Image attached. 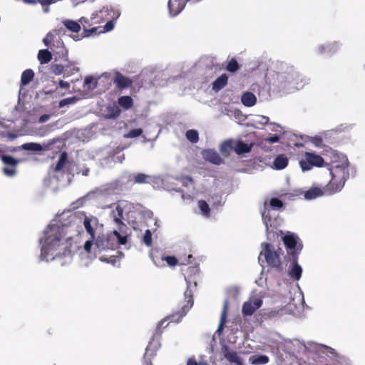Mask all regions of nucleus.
I'll return each mask as SVG.
<instances>
[{"mask_svg": "<svg viewBox=\"0 0 365 365\" xmlns=\"http://www.w3.org/2000/svg\"><path fill=\"white\" fill-rule=\"evenodd\" d=\"M269 82L279 91L288 93L302 88L307 80L300 76L293 66L281 63L278 70L269 77Z\"/></svg>", "mask_w": 365, "mask_h": 365, "instance_id": "1", "label": "nucleus"}, {"mask_svg": "<svg viewBox=\"0 0 365 365\" xmlns=\"http://www.w3.org/2000/svg\"><path fill=\"white\" fill-rule=\"evenodd\" d=\"M62 236L60 227L56 225H52L45 231V240L41 247V259L48 260L47 257L51 254V256L57 255L58 252L55 251L61 245Z\"/></svg>", "mask_w": 365, "mask_h": 365, "instance_id": "2", "label": "nucleus"}, {"mask_svg": "<svg viewBox=\"0 0 365 365\" xmlns=\"http://www.w3.org/2000/svg\"><path fill=\"white\" fill-rule=\"evenodd\" d=\"M128 236L120 235L118 231L114 230L106 235H99L96 240V245L100 251L106 250H115L120 245H124L127 243Z\"/></svg>", "mask_w": 365, "mask_h": 365, "instance_id": "3", "label": "nucleus"}, {"mask_svg": "<svg viewBox=\"0 0 365 365\" xmlns=\"http://www.w3.org/2000/svg\"><path fill=\"white\" fill-rule=\"evenodd\" d=\"M185 299L181 302L179 309L173 312L171 314L160 321L158 324L157 329H160L164 322L169 320L170 322L179 323L182 318L187 314L191 307L193 306V294L192 290L186 289L185 293Z\"/></svg>", "mask_w": 365, "mask_h": 365, "instance_id": "4", "label": "nucleus"}, {"mask_svg": "<svg viewBox=\"0 0 365 365\" xmlns=\"http://www.w3.org/2000/svg\"><path fill=\"white\" fill-rule=\"evenodd\" d=\"M262 250L260 252V256H264L269 267L281 272L282 264L280 260V253L275 250L274 247L268 242L262 243Z\"/></svg>", "mask_w": 365, "mask_h": 365, "instance_id": "5", "label": "nucleus"}, {"mask_svg": "<svg viewBox=\"0 0 365 365\" xmlns=\"http://www.w3.org/2000/svg\"><path fill=\"white\" fill-rule=\"evenodd\" d=\"M282 240L287 253V259L299 257L303 244L298 236L294 233L288 234L282 237Z\"/></svg>", "mask_w": 365, "mask_h": 365, "instance_id": "6", "label": "nucleus"}, {"mask_svg": "<svg viewBox=\"0 0 365 365\" xmlns=\"http://www.w3.org/2000/svg\"><path fill=\"white\" fill-rule=\"evenodd\" d=\"M299 165L303 171H307L313 167H323L324 165V160L319 155L312 152H306L300 160Z\"/></svg>", "mask_w": 365, "mask_h": 365, "instance_id": "7", "label": "nucleus"}, {"mask_svg": "<svg viewBox=\"0 0 365 365\" xmlns=\"http://www.w3.org/2000/svg\"><path fill=\"white\" fill-rule=\"evenodd\" d=\"M121 180L123 181L126 180L128 182L134 181L135 182H143L145 180H150L153 182H163L165 180H170L171 179L167 175H148L143 173H137L133 175L129 172H125L122 175Z\"/></svg>", "mask_w": 365, "mask_h": 365, "instance_id": "8", "label": "nucleus"}, {"mask_svg": "<svg viewBox=\"0 0 365 365\" xmlns=\"http://www.w3.org/2000/svg\"><path fill=\"white\" fill-rule=\"evenodd\" d=\"M326 152V155L329 158L330 161L328 168L349 167V161L344 154L339 153L331 148L327 149Z\"/></svg>", "mask_w": 365, "mask_h": 365, "instance_id": "9", "label": "nucleus"}, {"mask_svg": "<svg viewBox=\"0 0 365 365\" xmlns=\"http://www.w3.org/2000/svg\"><path fill=\"white\" fill-rule=\"evenodd\" d=\"M120 15L119 10H109L108 7L103 6L99 11H96L91 14V21L94 24H99L110 18L118 19Z\"/></svg>", "mask_w": 365, "mask_h": 365, "instance_id": "10", "label": "nucleus"}, {"mask_svg": "<svg viewBox=\"0 0 365 365\" xmlns=\"http://www.w3.org/2000/svg\"><path fill=\"white\" fill-rule=\"evenodd\" d=\"M349 167H336L328 168L329 173L331 176L330 182H346L349 178Z\"/></svg>", "mask_w": 365, "mask_h": 365, "instance_id": "11", "label": "nucleus"}, {"mask_svg": "<svg viewBox=\"0 0 365 365\" xmlns=\"http://www.w3.org/2000/svg\"><path fill=\"white\" fill-rule=\"evenodd\" d=\"M184 277L187 283V289L191 290L190 287L193 284L197 286V279L199 277L200 268L197 264L190 265L184 270Z\"/></svg>", "mask_w": 365, "mask_h": 365, "instance_id": "12", "label": "nucleus"}, {"mask_svg": "<svg viewBox=\"0 0 365 365\" xmlns=\"http://www.w3.org/2000/svg\"><path fill=\"white\" fill-rule=\"evenodd\" d=\"M262 304L260 298L253 297L244 302L242 308V313L244 316L252 315Z\"/></svg>", "mask_w": 365, "mask_h": 365, "instance_id": "13", "label": "nucleus"}, {"mask_svg": "<svg viewBox=\"0 0 365 365\" xmlns=\"http://www.w3.org/2000/svg\"><path fill=\"white\" fill-rule=\"evenodd\" d=\"M325 192H327V190L324 192L317 187H312L305 192H303L302 190H297L294 191V193L291 194L289 199H293L294 197H299L303 195L306 200H309L322 196Z\"/></svg>", "mask_w": 365, "mask_h": 365, "instance_id": "14", "label": "nucleus"}, {"mask_svg": "<svg viewBox=\"0 0 365 365\" xmlns=\"http://www.w3.org/2000/svg\"><path fill=\"white\" fill-rule=\"evenodd\" d=\"M224 357L230 363L236 365H243V360L240 358L237 351L231 349L228 346L224 345L222 347Z\"/></svg>", "mask_w": 365, "mask_h": 365, "instance_id": "15", "label": "nucleus"}, {"mask_svg": "<svg viewBox=\"0 0 365 365\" xmlns=\"http://www.w3.org/2000/svg\"><path fill=\"white\" fill-rule=\"evenodd\" d=\"M202 155L205 160L208 161L214 165H218L222 163V159L215 150L205 149L202 150Z\"/></svg>", "mask_w": 365, "mask_h": 365, "instance_id": "16", "label": "nucleus"}, {"mask_svg": "<svg viewBox=\"0 0 365 365\" xmlns=\"http://www.w3.org/2000/svg\"><path fill=\"white\" fill-rule=\"evenodd\" d=\"M287 261H292V267L289 271V275L291 278L299 280L301 278L302 273V268L298 264V257L287 259Z\"/></svg>", "mask_w": 365, "mask_h": 365, "instance_id": "17", "label": "nucleus"}, {"mask_svg": "<svg viewBox=\"0 0 365 365\" xmlns=\"http://www.w3.org/2000/svg\"><path fill=\"white\" fill-rule=\"evenodd\" d=\"M185 5L184 0H170L168 4L170 15L177 16L184 9Z\"/></svg>", "mask_w": 365, "mask_h": 365, "instance_id": "18", "label": "nucleus"}, {"mask_svg": "<svg viewBox=\"0 0 365 365\" xmlns=\"http://www.w3.org/2000/svg\"><path fill=\"white\" fill-rule=\"evenodd\" d=\"M288 161L289 160L285 155H279L273 160L272 165L271 167L275 170H282L287 166Z\"/></svg>", "mask_w": 365, "mask_h": 365, "instance_id": "19", "label": "nucleus"}, {"mask_svg": "<svg viewBox=\"0 0 365 365\" xmlns=\"http://www.w3.org/2000/svg\"><path fill=\"white\" fill-rule=\"evenodd\" d=\"M339 47L337 42H333L331 43L322 44L318 47L319 53L322 54H329L334 53Z\"/></svg>", "mask_w": 365, "mask_h": 365, "instance_id": "20", "label": "nucleus"}, {"mask_svg": "<svg viewBox=\"0 0 365 365\" xmlns=\"http://www.w3.org/2000/svg\"><path fill=\"white\" fill-rule=\"evenodd\" d=\"M242 104L247 107H252L257 103V97L251 92H245L241 97Z\"/></svg>", "mask_w": 365, "mask_h": 365, "instance_id": "21", "label": "nucleus"}, {"mask_svg": "<svg viewBox=\"0 0 365 365\" xmlns=\"http://www.w3.org/2000/svg\"><path fill=\"white\" fill-rule=\"evenodd\" d=\"M150 256L153 262V263L158 267H162L165 266L164 264V258L165 256L158 250H152Z\"/></svg>", "mask_w": 365, "mask_h": 365, "instance_id": "22", "label": "nucleus"}, {"mask_svg": "<svg viewBox=\"0 0 365 365\" xmlns=\"http://www.w3.org/2000/svg\"><path fill=\"white\" fill-rule=\"evenodd\" d=\"M251 148V144L245 143L241 140L234 142L233 150L238 154L249 153Z\"/></svg>", "mask_w": 365, "mask_h": 365, "instance_id": "23", "label": "nucleus"}, {"mask_svg": "<svg viewBox=\"0 0 365 365\" xmlns=\"http://www.w3.org/2000/svg\"><path fill=\"white\" fill-rule=\"evenodd\" d=\"M150 345L151 344L150 343L145 349V353L143 356L142 365H153L152 363V360L154 359L156 354L155 351L150 350Z\"/></svg>", "mask_w": 365, "mask_h": 365, "instance_id": "24", "label": "nucleus"}, {"mask_svg": "<svg viewBox=\"0 0 365 365\" xmlns=\"http://www.w3.org/2000/svg\"><path fill=\"white\" fill-rule=\"evenodd\" d=\"M227 83V76L226 74H222L213 83L212 88L215 91H218L225 87Z\"/></svg>", "mask_w": 365, "mask_h": 365, "instance_id": "25", "label": "nucleus"}, {"mask_svg": "<svg viewBox=\"0 0 365 365\" xmlns=\"http://www.w3.org/2000/svg\"><path fill=\"white\" fill-rule=\"evenodd\" d=\"M67 153L66 152H63L59 157L57 164L55 166L51 167V170L53 172H58L61 170L67 162Z\"/></svg>", "mask_w": 365, "mask_h": 365, "instance_id": "26", "label": "nucleus"}, {"mask_svg": "<svg viewBox=\"0 0 365 365\" xmlns=\"http://www.w3.org/2000/svg\"><path fill=\"white\" fill-rule=\"evenodd\" d=\"M250 361L253 365L266 364L269 361V357L266 355H253L250 357Z\"/></svg>", "mask_w": 365, "mask_h": 365, "instance_id": "27", "label": "nucleus"}, {"mask_svg": "<svg viewBox=\"0 0 365 365\" xmlns=\"http://www.w3.org/2000/svg\"><path fill=\"white\" fill-rule=\"evenodd\" d=\"M123 210L120 206H117L115 210L112 211V215L114 221L118 225H123L125 227V225L123 224Z\"/></svg>", "mask_w": 365, "mask_h": 365, "instance_id": "28", "label": "nucleus"}, {"mask_svg": "<svg viewBox=\"0 0 365 365\" xmlns=\"http://www.w3.org/2000/svg\"><path fill=\"white\" fill-rule=\"evenodd\" d=\"M63 24L68 30L74 33H78L81 30L80 24L72 20H64L63 21Z\"/></svg>", "mask_w": 365, "mask_h": 365, "instance_id": "29", "label": "nucleus"}, {"mask_svg": "<svg viewBox=\"0 0 365 365\" xmlns=\"http://www.w3.org/2000/svg\"><path fill=\"white\" fill-rule=\"evenodd\" d=\"M52 58L50 51L46 49L40 50L38 53V60L41 64L48 63Z\"/></svg>", "mask_w": 365, "mask_h": 365, "instance_id": "30", "label": "nucleus"}, {"mask_svg": "<svg viewBox=\"0 0 365 365\" xmlns=\"http://www.w3.org/2000/svg\"><path fill=\"white\" fill-rule=\"evenodd\" d=\"M114 83L118 88H124L129 86L130 81L127 78L123 76L122 75L118 74L114 79Z\"/></svg>", "mask_w": 365, "mask_h": 365, "instance_id": "31", "label": "nucleus"}, {"mask_svg": "<svg viewBox=\"0 0 365 365\" xmlns=\"http://www.w3.org/2000/svg\"><path fill=\"white\" fill-rule=\"evenodd\" d=\"M234 147V142L232 140H227L223 142L220 147V153L225 155L227 156L230 151L233 150Z\"/></svg>", "mask_w": 365, "mask_h": 365, "instance_id": "32", "label": "nucleus"}, {"mask_svg": "<svg viewBox=\"0 0 365 365\" xmlns=\"http://www.w3.org/2000/svg\"><path fill=\"white\" fill-rule=\"evenodd\" d=\"M198 207L200 208L201 214L205 217L210 216V208L207 202L204 200H200L197 202Z\"/></svg>", "mask_w": 365, "mask_h": 365, "instance_id": "33", "label": "nucleus"}, {"mask_svg": "<svg viewBox=\"0 0 365 365\" xmlns=\"http://www.w3.org/2000/svg\"><path fill=\"white\" fill-rule=\"evenodd\" d=\"M34 73L32 70L27 69V70L24 71L21 75V84L23 86L27 85L29 82L31 81V80L34 78Z\"/></svg>", "mask_w": 365, "mask_h": 365, "instance_id": "34", "label": "nucleus"}, {"mask_svg": "<svg viewBox=\"0 0 365 365\" xmlns=\"http://www.w3.org/2000/svg\"><path fill=\"white\" fill-rule=\"evenodd\" d=\"M21 148L25 150H31V151H41L43 150V147L41 144L37 143H24L21 145Z\"/></svg>", "mask_w": 365, "mask_h": 365, "instance_id": "35", "label": "nucleus"}, {"mask_svg": "<svg viewBox=\"0 0 365 365\" xmlns=\"http://www.w3.org/2000/svg\"><path fill=\"white\" fill-rule=\"evenodd\" d=\"M227 309V301H225V304H224V307H223V310H222V312L221 314L220 324H219L218 328H217V332H219V333L222 331L223 328H224V325H225V324L226 322Z\"/></svg>", "mask_w": 365, "mask_h": 365, "instance_id": "36", "label": "nucleus"}, {"mask_svg": "<svg viewBox=\"0 0 365 365\" xmlns=\"http://www.w3.org/2000/svg\"><path fill=\"white\" fill-rule=\"evenodd\" d=\"M119 105L125 109H128L132 106L133 100L130 96H122L118 99Z\"/></svg>", "mask_w": 365, "mask_h": 365, "instance_id": "37", "label": "nucleus"}, {"mask_svg": "<svg viewBox=\"0 0 365 365\" xmlns=\"http://www.w3.org/2000/svg\"><path fill=\"white\" fill-rule=\"evenodd\" d=\"M97 85V80L92 76H87L85 78L84 86L88 90H93Z\"/></svg>", "mask_w": 365, "mask_h": 365, "instance_id": "38", "label": "nucleus"}, {"mask_svg": "<svg viewBox=\"0 0 365 365\" xmlns=\"http://www.w3.org/2000/svg\"><path fill=\"white\" fill-rule=\"evenodd\" d=\"M70 66L68 65L62 66L60 64H53L51 66V71L56 75H60L64 69L67 70Z\"/></svg>", "mask_w": 365, "mask_h": 365, "instance_id": "39", "label": "nucleus"}, {"mask_svg": "<svg viewBox=\"0 0 365 365\" xmlns=\"http://www.w3.org/2000/svg\"><path fill=\"white\" fill-rule=\"evenodd\" d=\"M84 227L87 231V232L91 235L92 239L95 238V230L92 227L91 220L88 218H85L83 222Z\"/></svg>", "mask_w": 365, "mask_h": 365, "instance_id": "40", "label": "nucleus"}, {"mask_svg": "<svg viewBox=\"0 0 365 365\" xmlns=\"http://www.w3.org/2000/svg\"><path fill=\"white\" fill-rule=\"evenodd\" d=\"M186 138L192 143L198 140V133L195 130H189L186 132Z\"/></svg>", "mask_w": 365, "mask_h": 365, "instance_id": "41", "label": "nucleus"}, {"mask_svg": "<svg viewBox=\"0 0 365 365\" xmlns=\"http://www.w3.org/2000/svg\"><path fill=\"white\" fill-rule=\"evenodd\" d=\"M1 160L4 164L9 165H16L19 162V160L14 158L11 156H9V155H3L1 157Z\"/></svg>", "mask_w": 365, "mask_h": 365, "instance_id": "42", "label": "nucleus"}, {"mask_svg": "<svg viewBox=\"0 0 365 365\" xmlns=\"http://www.w3.org/2000/svg\"><path fill=\"white\" fill-rule=\"evenodd\" d=\"M269 205L273 209L279 210L283 207V202L282 200L277 197H272L270 199Z\"/></svg>", "mask_w": 365, "mask_h": 365, "instance_id": "43", "label": "nucleus"}, {"mask_svg": "<svg viewBox=\"0 0 365 365\" xmlns=\"http://www.w3.org/2000/svg\"><path fill=\"white\" fill-rule=\"evenodd\" d=\"M108 22L106 24V25L104 26L103 27V31H101L100 33H103V32H108V31H110L111 30L113 29L114 28V24H115V21L117 20V19H112V18H110L109 19H108Z\"/></svg>", "mask_w": 365, "mask_h": 365, "instance_id": "44", "label": "nucleus"}, {"mask_svg": "<svg viewBox=\"0 0 365 365\" xmlns=\"http://www.w3.org/2000/svg\"><path fill=\"white\" fill-rule=\"evenodd\" d=\"M143 241L144 244L148 247L152 245V233L150 230H145L143 237Z\"/></svg>", "mask_w": 365, "mask_h": 365, "instance_id": "45", "label": "nucleus"}, {"mask_svg": "<svg viewBox=\"0 0 365 365\" xmlns=\"http://www.w3.org/2000/svg\"><path fill=\"white\" fill-rule=\"evenodd\" d=\"M165 262L170 267H175L178 263V259L174 256H165L164 262Z\"/></svg>", "mask_w": 365, "mask_h": 365, "instance_id": "46", "label": "nucleus"}, {"mask_svg": "<svg viewBox=\"0 0 365 365\" xmlns=\"http://www.w3.org/2000/svg\"><path fill=\"white\" fill-rule=\"evenodd\" d=\"M78 101V98L76 97L67 98L61 100L59 102V107L62 108L66 105L73 104Z\"/></svg>", "mask_w": 365, "mask_h": 365, "instance_id": "47", "label": "nucleus"}, {"mask_svg": "<svg viewBox=\"0 0 365 365\" xmlns=\"http://www.w3.org/2000/svg\"><path fill=\"white\" fill-rule=\"evenodd\" d=\"M254 122L256 124L265 125L269 123V118L265 115H257L254 120Z\"/></svg>", "mask_w": 365, "mask_h": 365, "instance_id": "48", "label": "nucleus"}, {"mask_svg": "<svg viewBox=\"0 0 365 365\" xmlns=\"http://www.w3.org/2000/svg\"><path fill=\"white\" fill-rule=\"evenodd\" d=\"M238 69V63L235 59L230 61L227 66V70L230 72H235Z\"/></svg>", "mask_w": 365, "mask_h": 365, "instance_id": "49", "label": "nucleus"}, {"mask_svg": "<svg viewBox=\"0 0 365 365\" xmlns=\"http://www.w3.org/2000/svg\"><path fill=\"white\" fill-rule=\"evenodd\" d=\"M142 132H143V130L140 128L133 129V130H130L126 135V137L127 138H135V137H138V136L142 134Z\"/></svg>", "mask_w": 365, "mask_h": 365, "instance_id": "50", "label": "nucleus"}, {"mask_svg": "<svg viewBox=\"0 0 365 365\" xmlns=\"http://www.w3.org/2000/svg\"><path fill=\"white\" fill-rule=\"evenodd\" d=\"M53 38V35L51 33L47 34L46 37L43 38V43L46 46H49Z\"/></svg>", "mask_w": 365, "mask_h": 365, "instance_id": "51", "label": "nucleus"}, {"mask_svg": "<svg viewBox=\"0 0 365 365\" xmlns=\"http://www.w3.org/2000/svg\"><path fill=\"white\" fill-rule=\"evenodd\" d=\"M187 365H207V364L206 362L197 363L195 357H191L188 359Z\"/></svg>", "mask_w": 365, "mask_h": 365, "instance_id": "52", "label": "nucleus"}, {"mask_svg": "<svg viewBox=\"0 0 365 365\" xmlns=\"http://www.w3.org/2000/svg\"><path fill=\"white\" fill-rule=\"evenodd\" d=\"M98 27H94L91 29H84L83 30L84 36L88 37V36H92L93 34H95L98 31Z\"/></svg>", "mask_w": 365, "mask_h": 365, "instance_id": "53", "label": "nucleus"}, {"mask_svg": "<svg viewBox=\"0 0 365 365\" xmlns=\"http://www.w3.org/2000/svg\"><path fill=\"white\" fill-rule=\"evenodd\" d=\"M279 138L277 135H274L273 136L266 138V141L269 143H277L279 141Z\"/></svg>", "mask_w": 365, "mask_h": 365, "instance_id": "54", "label": "nucleus"}, {"mask_svg": "<svg viewBox=\"0 0 365 365\" xmlns=\"http://www.w3.org/2000/svg\"><path fill=\"white\" fill-rule=\"evenodd\" d=\"M93 245V242L91 240H87L84 245V249L88 253H91V247Z\"/></svg>", "mask_w": 365, "mask_h": 365, "instance_id": "55", "label": "nucleus"}, {"mask_svg": "<svg viewBox=\"0 0 365 365\" xmlns=\"http://www.w3.org/2000/svg\"><path fill=\"white\" fill-rule=\"evenodd\" d=\"M59 86L64 89H68L70 88V83L62 80L59 81Z\"/></svg>", "mask_w": 365, "mask_h": 365, "instance_id": "56", "label": "nucleus"}, {"mask_svg": "<svg viewBox=\"0 0 365 365\" xmlns=\"http://www.w3.org/2000/svg\"><path fill=\"white\" fill-rule=\"evenodd\" d=\"M4 173L6 175H9V176H12L14 175L15 173V170L14 169H11V168H4Z\"/></svg>", "mask_w": 365, "mask_h": 365, "instance_id": "57", "label": "nucleus"}, {"mask_svg": "<svg viewBox=\"0 0 365 365\" xmlns=\"http://www.w3.org/2000/svg\"><path fill=\"white\" fill-rule=\"evenodd\" d=\"M50 119V115H48V114H44V115H42L40 118H39V122L43 123H45L46 122L47 120H48Z\"/></svg>", "mask_w": 365, "mask_h": 365, "instance_id": "58", "label": "nucleus"}, {"mask_svg": "<svg viewBox=\"0 0 365 365\" xmlns=\"http://www.w3.org/2000/svg\"><path fill=\"white\" fill-rule=\"evenodd\" d=\"M334 185H336V190H333L331 192H329L330 194L337 192L338 190H341L344 184H327V186L331 185L332 187Z\"/></svg>", "mask_w": 365, "mask_h": 365, "instance_id": "59", "label": "nucleus"}, {"mask_svg": "<svg viewBox=\"0 0 365 365\" xmlns=\"http://www.w3.org/2000/svg\"><path fill=\"white\" fill-rule=\"evenodd\" d=\"M55 1L56 0H38V2L43 6L49 5Z\"/></svg>", "mask_w": 365, "mask_h": 365, "instance_id": "60", "label": "nucleus"}, {"mask_svg": "<svg viewBox=\"0 0 365 365\" xmlns=\"http://www.w3.org/2000/svg\"><path fill=\"white\" fill-rule=\"evenodd\" d=\"M88 172H89L88 169H83L81 171H80L78 173V174L81 173L83 175H87Z\"/></svg>", "mask_w": 365, "mask_h": 365, "instance_id": "61", "label": "nucleus"}, {"mask_svg": "<svg viewBox=\"0 0 365 365\" xmlns=\"http://www.w3.org/2000/svg\"><path fill=\"white\" fill-rule=\"evenodd\" d=\"M79 21H80L81 24H83V23L87 24V23H88V19L87 18H86V17H81V18L80 19Z\"/></svg>", "mask_w": 365, "mask_h": 365, "instance_id": "62", "label": "nucleus"}, {"mask_svg": "<svg viewBox=\"0 0 365 365\" xmlns=\"http://www.w3.org/2000/svg\"><path fill=\"white\" fill-rule=\"evenodd\" d=\"M271 125H272V130H274V131H277V128H280V126L279 125L275 124V123H272Z\"/></svg>", "mask_w": 365, "mask_h": 365, "instance_id": "63", "label": "nucleus"}, {"mask_svg": "<svg viewBox=\"0 0 365 365\" xmlns=\"http://www.w3.org/2000/svg\"><path fill=\"white\" fill-rule=\"evenodd\" d=\"M21 149H22L21 146H20V147L13 148L11 149H10L9 151H11V152H16V151H19V150H20Z\"/></svg>", "mask_w": 365, "mask_h": 365, "instance_id": "64", "label": "nucleus"}]
</instances>
